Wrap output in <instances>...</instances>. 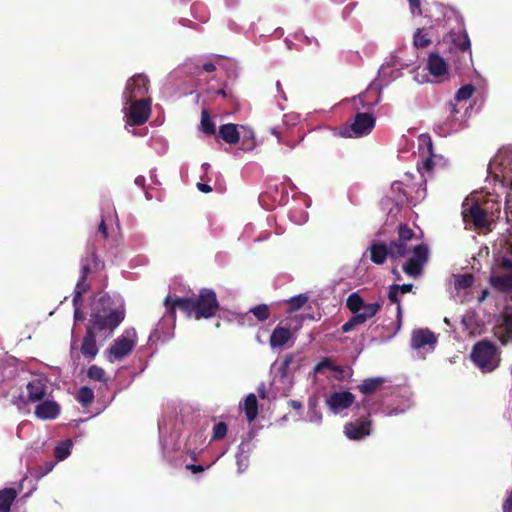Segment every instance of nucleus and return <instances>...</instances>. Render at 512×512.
I'll list each match as a JSON object with an SVG mask.
<instances>
[{
	"label": "nucleus",
	"instance_id": "4d7b16f0",
	"mask_svg": "<svg viewBox=\"0 0 512 512\" xmlns=\"http://www.w3.org/2000/svg\"><path fill=\"white\" fill-rule=\"evenodd\" d=\"M203 70L205 72L211 73V72H214L216 70V66H215L214 63L207 62V63L203 64Z\"/></svg>",
	"mask_w": 512,
	"mask_h": 512
},
{
	"label": "nucleus",
	"instance_id": "8fccbe9b",
	"mask_svg": "<svg viewBox=\"0 0 512 512\" xmlns=\"http://www.w3.org/2000/svg\"><path fill=\"white\" fill-rule=\"evenodd\" d=\"M89 273H90V265L87 262V260L83 261L82 267H81V276H80V278L86 280Z\"/></svg>",
	"mask_w": 512,
	"mask_h": 512
},
{
	"label": "nucleus",
	"instance_id": "9d476101",
	"mask_svg": "<svg viewBox=\"0 0 512 512\" xmlns=\"http://www.w3.org/2000/svg\"><path fill=\"white\" fill-rule=\"evenodd\" d=\"M129 109V123L132 125H142L146 123L151 114V99L140 98L138 100H132L128 103Z\"/></svg>",
	"mask_w": 512,
	"mask_h": 512
},
{
	"label": "nucleus",
	"instance_id": "0e129e2a",
	"mask_svg": "<svg viewBox=\"0 0 512 512\" xmlns=\"http://www.w3.org/2000/svg\"><path fill=\"white\" fill-rule=\"evenodd\" d=\"M271 133L277 137V139H278V141H279V142L281 141V140H280V133H279V131H278V129H277V128H272V129H271Z\"/></svg>",
	"mask_w": 512,
	"mask_h": 512
},
{
	"label": "nucleus",
	"instance_id": "a878e982",
	"mask_svg": "<svg viewBox=\"0 0 512 512\" xmlns=\"http://www.w3.org/2000/svg\"><path fill=\"white\" fill-rule=\"evenodd\" d=\"M382 302H374L366 304L364 302V307H362L361 311L356 314L359 320L364 324L368 319L374 317L381 309Z\"/></svg>",
	"mask_w": 512,
	"mask_h": 512
},
{
	"label": "nucleus",
	"instance_id": "0eeeda50",
	"mask_svg": "<svg viewBox=\"0 0 512 512\" xmlns=\"http://www.w3.org/2000/svg\"><path fill=\"white\" fill-rule=\"evenodd\" d=\"M412 255L403 265V271L410 277L416 279L423 274L424 266L429 260V249L424 243L412 248Z\"/></svg>",
	"mask_w": 512,
	"mask_h": 512
},
{
	"label": "nucleus",
	"instance_id": "de8ad7c7",
	"mask_svg": "<svg viewBox=\"0 0 512 512\" xmlns=\"http://www.w3.org/2000/svg\"><path fill=\"white\" fill-rule=\"evenodd\" d=\"M498 266L502 270L512 271V259L503 257L499 260Z\"/></svg>",
	"mask_w": 512,
	"mask_h": 512
},
{
	"label": "nucleus",
	"instance_id": "dca6fc26",
	"mask_svg": "<svg viewBox=\"0 0 512 512\" xmlns=\"http://www.w3.org/2000/svg\"><path fill=\"white\" fill-rule=\"evenodd\" d=\"M80 351L81 354L88 360L94 359L98 354L96 335L92 328L87 327L85 336L82 340Z\"/></svg>",
	"mask_w": 512,
	"mask_h": 512
},
{
	"label": "nucleus",
	"instance_id": "603ef678",
	"mask_svg": "<svg viewBox=\"0 0 512 512\" xmlns=\"http://www.w3.org/2000/svg\"><path fill=\"white\" fill-rule=\"evenodd\" d=\"M395 286L398 287L399 292H401L402 294L409 293L413 289V284H411V283L402 284V285L395 284Z\"/></svg>",
	"mask_w": 512,
	"mask_h": 512
},
{
	"label": "nucleus",
	"instance_id": "69168bd1",
	"mask_svg": "<svg viewBox=\"0 0 512 512\" xmlns=\"http://www.w3.org/2000/svg\"><path fill=\"white\" fill-rule=\"evenodd\" d=\"M366 405H367V401L366 400H363L361 403H358L356 405L357 408H360V407H363L366 409Z\"/></svg>",
	"mask_w": 512,
	"mask_h": 512
},
{
	"label": "nucleus",
	"instance_id": "b1692460",
	"mask_svg": "<svg viewBox=\"0 0 512 512\" xmlns=\"http://www.w3.org/2000/svg\"><path fill=\"white\" fill-rule=\"evenodd\" d=\"M390 258L397 259L406 256L412 249L408 246L406 241H401L400 238L393 240L389 243Z\"/></svg>",
	"mask_w": 512,
	"mask_h": 512
},
{
	"label": "nucleus",
	"instance_id": "7ed1b4c3",
	"mask_svg": "<svg viewBox=\"0 0 512 512\" xmlns=\"http://www.w3.org/2000/svg\"><path fill=\"white\" fill-rule=\"evenodd\" d=\"M450 38L449 65L458 74H464L468 72L473 65L469 36L466 32H459L452 33Z\"/></svg>",
	"mask_w": 512,
	"mask_h": 512
},
{
	"label": "nucleus",
	"instance_id": "aec40b11",
	"mask_svg": "<svg viewBox=\"0 0 512 512\" xmlns=\"http://www.w3.org/2000/svg\"><path fill=\"white\" fill-rule=\"evenodd\" d=\"M369 250L371 261L377 265L384 264L387 257H390V248L383 242H373Z\"/></svg>",
	"mask_w": 512,
	"mask_h": 512
},
{
	"label": "nucleus",
	"instance_id": "f3484780",
	"mask_svg": "<svg viewBox=\"0 0 512 512\" xmlns=\"http://www.w3.org/2000/svg\"><path fill=\"white\" fill-rule=\"evenodd\" d=\"M494 335L503 345L512 341V311L504 314L503 322L494 328Z\"/></svg>",
	"mask_w": 512,
	"mask_h": 512
},
{
	"label": "nucleus",
	"instance_id": "49530a36",
	"mask_svg": "<svg viewBox=\"0 0 512 512\" xmlns=\"http://www.w3.org/2000/svg\"><path fill=\"white\" fill-rule=\"evenodd\" d=\"M433 167H434V161L432 159V155L427 157L423 163H422V167L419 168V171L422 172V171H426L428 173L432 172L433 170Z\"/></svg>",
	"mask_w": 512,
	"mask_h": 512
},
{
	"label": "nucleus",
	"instance_id": "3c124183",
	"mask_svg": "<svg viewBox=\"0 0 512 512\" xmlns=\"http://www.w3.org/2000/svg\"><path fill=\"white\" fill-rule=\"evenodd\" d=\"M98 232L103 236L104 239L108 238L107 226L104 219H102L98 225Z\"/></svg>",
	"mask_w": 512,
	"mask_h": 512
},
{
	"label": "nucleus",
	"instance_id": "39448f33",
	"mask_svg": "<svg viewBox=\"0 0 512 512\" xmlns=\"http://www.w3.org/2000/svg\"><path fill=\"white\" fill-rule=\"evenodd\" d=\"M137 344V333L134 328L126 329L107 349V359L113 363L128 356Z\"/></svg>",
	"mask_w": 512,
	"mask_h": 512
},
{
	"label": "nucleus",
	"instance_id": "4be33fe9",
	"mask_svg": "<svg viewBox=\"0 0 512 512\" xmlns=\"http://www.w3.org/2000/svg\"><path fill=\"white\" fill-rule=\"evenodd\" d=\"M490 285L499 292L512 291V274L492 275L489 279Z\"/></svg>",
	"mask_w": 512,
	"mask_h": 512
},
{
	"label": "nucleus",
	"instance_id": "412c9836",
	"mask_svg": "<svg viewBox=\"0 0 512 512\" xmlns=\"http://www.w3.org/2000/svg\"><path fill=\"white\" fill-rule=\"evenodd\" d=\"M218 138H221L228 144H236L240 140V134L237 125L233 123L223 124L219 127Z\"/></svg>",
	"mask_w": 512,
	"mask_h": 512
},
{
	"label": "nucleus",
	"instance_id": "393cba45",
	"mask_svg": "<svg viewBox=\"0 0 512 512\" xmlns=\"http://www.w3.org/2000/svg\"><path fill=\"white\" fill-rule=\"evenodd\" d=\"M16 497L17 492L14 488L0 490V512H9Z\"/></svg>",
	"mask_w": 512,
	"mask_h": 512
},
{
	"label": "nucleus",
	"instance_id": "ea45409f",
	"mask_svg": "<svg viewBox=\"0 0 512 512\" xmlns=\"http://www.w3.org/2000/svg\"><path fill=\"white\" fill-rule=\"evenodd\" d=\"M324 369H329L332 371H342L340 366L333 365L332 361L329 358H324L322 361L316 364L314 367L315 373H322Z\"/></svg>",
	"mask_w": 512,
	"mask_h": 512
},
{
	"label": "nucleus",
	"instance_id": "79ce46f5",
	"mask_svg": "<svg viewBox=\"0 0 512 512\" xmlns=\"http://www.w3.org/2000/svg\"><path fill=\"white\" fill-rule=\"evenodd\" d=\"M56 465V461H47L43 465H40L35 472L36 478H42L53 470Z\"/></svg>",
	"mask_w": 512,
	"mask_h": 512
},
{
	"label": "nucleus",
	"instance_id": "4c0bfd02",
	"mask_svg": "<svg viewBox=\"0 0 512 512\" xmlns=\"http://www.w3.org/2000/svg\"><path fill=\"white\" fill-rule=\"evenodd\" d=\"M90 286L86 280L79 278L73 296V305L76 307L77 303L81 301L82 295L89 290Z\"/></svg>",
	"mask_w": 512,
	"mask_h": 512
},
{
	"label": "nucleus",
	"instance_id": "c85d7f7f",
	"mask_svg": "<svg viewBox=\"0 0 512 512\" xmlns=\"http://www.w3.org/2000/svg\"><path fill=\"white\" fill-rule=\"evenodd\" d=\"M346 307L354 314H358L364 307L363 298L357 293H351L346 300Z\"/></svg>",
	"mask_w": 512,
	"mask_h": 512
},
{
	"label": "nucleus",
	"instance_id": "680f3d73",
	"mask_svg": "<svg viewBox=\"0 0 512 512\" xmlns=\"http://www.w3.org/2000/svg\"><path fill=\"white\" fill-rule=\"evenodd\" d=\"M292 361V356H287L283 361V368H288L289 364Z\"/></svg>",
	"mask_w": 512,
	"mask_h": 512
},
{
	"label": "nucleus",
	"instance_id": "a19ab883",
	"mask_svg": "<svg viewBox=\"0 0 512 512\" xmlns=\"http://www.w3.org/2000/svg\"><path fill=\"white\" fill-rule=\"evenodd\" d=\"M415 237V232L407 225V224H400L398 228V238L401 239V241H410Z\"/></svg>",
	"mask_w": 512,
	"mask_h": 512
},
{
	"label": "nucleus",
	"instance_id": "473e14b6",
	"mask_svg": "<svg viewBox=\"0 0 512 512\" xmlns=\"http://www.w3.org/2000/svg\"><path fill=\"white\" fill-rule=\"evenodd\" d=\"M250 312L259 322L266 321L271 315L270 307L267 304L256 305L250 309Z\"/></svg>",
	"mask_w": 512,
	"mask_h": 512
},
{
	"label": "nucleus",
	"instance_id": "864d4df0",
	"mask_svg": "<svg viewBox=\"0 0 512 512\" xmlns=\"http://www.w3.org/2000/svg\"><path fill=\"white\" fill-rule=\"evenodd\" d=\"M186 468L194 474L204 471V467L202 465L188 464Z\"/></svg>",
	"mask_w": 512,
	"mask_h": 512
},
{
	"label": "nucleus",
	"instance_id": "f704fd0d",
	"mask_svg": "<svg viewBox=\"0 0 512 512\" xmlns=\"http://www.w3.org/2000/svg\"><path fill=\"white\" fill-rule=\"evenodd\" d=\"M309 297L306 294H299L297 296H294L290 298L287 301V304L289 306L288 311L289 312H295L301 309L308 301Z\"/></svg>",
	"mask_w": 512,
	"mask_h": 512
},
{
	"label": "nucleus",
	"instance_id": "f03ea898",
	"mask_svg": "<svg viewBox=\"0 0 512 512\" xmlns=\"http://www.w3.org/2000/svg\"><path fill=\"white\" fill-rule=\"evenodd\" d=\"M126 310L123 304L116 308H111V298L109 295H103L93 310L90 318L93 331H108L112 333L125 319Z\"/></svg>",
	"mask_w": 512,
	"mask_h": 512
},
{
	"label": "nucleus",
	"instance_id": "ddd939ff",
	"mask_svg": "<svg viewBox=\"0 0 512 512\" xmlns=\"http://www.w3.org/2000/svg\"><path fill=\"white\" fill-rule=\"evenodd\" d=\"M26 390L29 402H40L47 396V380L43 378H34L28 382Z\"/></svg>",
	"mask_w": 512,
	"mask_h": 512
},
{
	"label": "nucleus",
	"instance_id": "2f4dec72",
	"mask_svg": "<svg viewBox=\"0 0 512 512\" xmlns=\"http://www.w3.org/2000/svg\"><path fill=\"white\" fill-rule=\"evenodd\" d=\"M474 283L472 274H459L455 276L454 286L456 290H464L470 288Z\"/></svg>",
	"mask_w": 512,
	"mask_h": 512
},
{
	"label": "nucleus",
	"instance_id": "9b49d317",
	"mask_svg": "<svg viewBox=\"0 0 512 512\" xmlns=\"http://www.w3.org/2000/svg\"><path fill=\"white\" fill-rule=\"evenodd\" d=\"M355 401V396L349 391L334 392L327 398L326 403L329 408L338 413L348 409Z\"/></svg>",
	"mask_w": 512,
	"mask_h": 512
},
{
	"label": "nucleus",
	"instance_id": "5701e85b",
	"mask_svg": "<svg viewBox=\"0 0 512 512\" xmlns=\"http://www.w3.org/2000/svg\"><path fill=\"white\" fill-rule=\"evenodd\" d=\"M385 382L386 380L383 377L366 378L357 386V388L362 394L370 395L378 391Z\"/></svg>",
	"mask_w": 512,
	"mask_h": 512
},
{
	"label": "nucleus",
	"instance_id": "c9c22d12",
	"mask_svg": "<svg viewBox=\"0 0 512 512\" xmlns=\"http://www.w3.org/2000/svg\"><path fill=\"white\" fill-rule=\"evenodd\" d=\"M475 92V87L472 84L463 85L457 92L454 97V101H466L472 97Z\"/></svg>",
	"mask_w": 512,
	"mask_h": 512
},
{
	"label": "nucleus",
	"instance_id": "37998d69",
	"mask_svg": "<svg viewBox=\"0 0 512 512\" xmlns=\"http://www.w3.org/2000/svg\"><path fill=\"white\" fill-rule=\"evenodd\" d=\"M227 433V425L224 422H218L213 427V440H220L225 437Z\"/></svg>",
	"mask_w": 512,
	"mask_h": 512
},
{
	"label": "nucleus",
	"instance_id": "6e6552de",
	"mask_svg": "<svg viewBox=\"0 0 512 512\" xmlns=\"http://www.w3.org/2000/svg\"><path fill=\"white\" fill-rule=\"evenodd\" d=\"M149 79L144 74H135L130 77L126 82V87L123 92V100L128 104L132 100H137V97L145 98L148 93Z\"/></svg>",
	"mask_w": 512,
	"mask_h": 512
},
{
	"label": "nucleus",
	"instance_id": "2eb2a0df",
	"mask_svg": "<svg viewBox=\"0 0 512 512\" xmlns=\"http://www.w3.org/2000/svg\"><path fill=\"white\" fill-rule=\"evenodd\" d=\"M34 413L42 420L55 419L60 414V405L52 400H42L35 407Z\"/></svg>",
	"mask_w": 512,
	"mask_h": 512
},
{
	"label": "nucleus",
	"instance_id": "cd10ccee",
	"mask_svg": "<svg viewBox=\"0 0 512 512\" xmlns=\"http://www.w3.org/2000/svg\"><path fill=\"white\" fill-rule=\"evenodd\" d=\"M388 299L390 300L391 303H394L397 305L396 331H398L401 327L402 307H401L400 299H399V290H398V287L395 286V284H392L389 286Z\"/></svg>",
	"mask_w": 512,
	"mask_h": 512
},
{
	"label": "nucleus",
	"instance_id": "a18cd8bd",
	"mask_svg": "<svg viewBox=\"0 0 512 512\" xmlns=\"http://www.w3.org/2000/svg\"><path fill=\"white\" fill-rule=\"evenodd\" d=\"M504 179H505V181H509L508 182L509 192L506 195L505 206H506V208H512V176L510 178H508L507 176H504Z\"/></svg>",
	"mask_w": 512,
	"mask_h": 512
},
{
	"label": "nucleus",
	"instance_id": "f257e3e1",
	"mask_svg": "<svg viewBox=\"0 0 512 512\" xmlns=\"http://www.w3.org/2000/svg\"><path fill=\"white\" fill-rule=\"evenodd\" d=\"M166 315L173 321L176 319V310L183 311L187 316H194L196 320L214 317L220 309L216 292L211 288H202L197 296L177 297L173 299L168 295L164 299Z\"/></svg>",
	"mask_w": 512,
	"mask_h": 512
},
{
	"label": "nucleus",
	"instance_id": "e2e57ef3",
	"mask_svg": "<svg viewBox=\"0 0 512 512\" xmlns=\"http://www.w3.org/2000/svg\"><path fill=\"white\" fill-rule=\"evenodd\" d=\"M216 94H217V95H220V96H222V97H224V98H226V97L228 96V94H227V92H226V90H225V89H219V90H217V91H216Z\"/></svg>",
	"mask_w": 512,
	"mask_h": 512
},
{
	"label": "nucleus",
	"instance_id": "423d86ee",
	"mask_svg": "<svg viewBox=\"0 0 512 512\" xmlns=\"http://www.w3.org/2000/svg\"><path fill=\"white\" fill-rule=\"evenodd\" d=\"M376 119L371 113L358 112L350 125L341 128L340 135L346 138L362 137L371 133Z\"/></svg>",
	"mask_w": 512,
	"mask_h": 512
},
{
	"label": "nucleus",
	"instance_id": "72a5a7b5",
	"mask_svg": "<svg viewBox=\"0 0 512 512\" xmlns=\"http://www.w3.org/2000/svg\"><path fill=\"white\" fill-rule=\"evenodd\" d=\"M71 447H72L71 440H66V441H63L60 444H58L54 450L56 459L58 461H62L64 459H66L70 455Z\"/></svg>",
	"mask_w": 512,
	"mask_h": 512
},
{
	"label": "nucleus",
	"instance_id": "13d9d810",
	"mask_svg": "<svg viewBox=\"0 0 512 512\" xmlns=\"http://www.w3.org/2000/svg\"><path fill=\"white\" fill-rule=\"evenodd\" d=\"M197 187L198 189L201 191V192H204V193H209L212 191V188L210 185L208 184H205V183H198L197 184Z\"/></svg>",
	"mask_w": 512,
	"mask_h": 512
},
{
	"label": "nucleus",
	"instance_id": "1a4fd4ad",
	"mask_svg": "<svg viewBox=\"0 0 512 512\" xmlns=\"http://www.w3.org/2000/svg\"><path fill=\"white\" fill-rule=\"evenodd\" d=\"M372 432V420L370 412L352 422L344 425V434L350 440H362Z\"/></svg>",
	"mask_w": 512,
	"mask_h": 512
},
{
	"label": "nucleus",
	"instance_id": "09e8293b",
	"mask_svg": "<svg viewBox=\"0 0 512 512\" xmlns=\"http://www.w3.org/2000/svg\"><path fill=\"white\" fill-rule=\"evenodd\" d=\"M408 1H409V6H410L411 11L413 13H415V11L417 10V14L421 15L422 10H421L420 0H408Z\"/></svg>",
	"mask_w": 512,
	"mask_h": 512
},
{
	"label": "nucleus",
	"instance_id": "bf43d9fd",
	"mask_svg": "<svg viewBox=\"0 0 512 512\" xmlns=\"http://www.w3.org/2000/svg\"><path fill=\"white\" fill-rule=\"evenodd\" d=\"M488 296H489V290L488 289L482 290V292L479 296V302H483Z\"/></svg>",
	"mask_w": 512,
	"mask_h": 512
},
{
	"label": "nucleus",
	"instance_id": "774afa93",
	"mask_svg": "<svg viewBox=\"0 0 512 512\" xmlns=\"http://www.w3.org/2000/svg\"><path fill=\"white\" fill-rule=\"evenodd\" d=\"M74 317H75V319H80V312H79L78 308L75 309Z\"/></svg>",
	"mask_w": 512,
	"mask_h": 512
},
{
	"label": "nucleus",
	"instance_id": "bb28decb",
	"mask_svg": "<svg viewBox=\"0 0 512 512\" xmlns=\"http://www.w3.org/2000/svg\"><path fill=\"white\" fill-rule=\"evenodd\" d=\"M244 411L246 414V418L248 421H253L258 414V401L256 396L251 393L249 394L244 401Z\"/></svg>",
	"mask_w": 512,
	"mask_h": 512
},
{
	"label": "nucleus",
	"instance_id": "338daca9",
	"mask_svg": "<svg viewBox=\"0 0 512 512\" xmlns=\"http://www.w3.org/2000/svg\"><path fill=\"white\" fill-rule=\"evenodd\" d=\"M400 411H398L397 409H394V410H391L388 415L391 416V415H397Z\"/></svg>",
	"mask_w": 512,
	"mask_h": 512
},
{
	"label": "nucleus",
	"instance_id": "c756f323",
	"mask_svg": "<svg viewBox=\"0 0 512 512\" xmlns=\"http://www.w3.org/2000/svg\"><path fill=\"white\" fill-rule=\"evenodd\" d=\"M200 129L207 135H215L216 133L215 123L211 119L209 112L205 109L201 113Z\"/></svg>",
	"mask_w": 512,
	"mask_h": 512
},
{
	"label": "nucleus",
	"instance_id": "5fc2aeb1",
	"mask_svg": "<svg viewBox=\"0 0 512 512\" xmlns=\"http://www.w3.org/2000/svg\"><path fill=\"white\" fill-rule=\"evenodd\" d=\"M448 109H449V112H450V115L451 116H455L456 114L459 113V110L457 109V105H456V101L453 102H449L448 103Z\"/></svg>",
	"mask_w": 512,
	"mask_h": 512
},
{
	"label": "nucleus",
	"instance_id": "f8f14e48",
	"mask_svg": "<svg viewBox=\"0 0 512 512\" xmlns=\"http://www.w3.org/2000/svg\"><path fill=\"white\" fill-rule=\"evenodd\" d=\"M462 214L465 221H471L478 229L489 226L487 212L479 203H474L469 208L464 209Z\"/></svg>",
	"mask_w": 512,
	"mask_h": 512
},
{
	"label": "nucleus",
	"instance_id": "6ab92c4d",
	"mask_svg": "<svg viewBox=\"0 0 512 512\" xmlns=\"http://www.w3.org/2000/svg\"><path fill=\"white\" fill-rule=\"evenodd\" d=\"M427 68L434 77H441L447 73L446 61L435 52L429 54Z\"/></svg>",
	"mask_w": 512,
	"mask_h": 512
},
{
	"label": "nucleus",
	"instance_id": "6e6d98bb",
	"mask_svg": "<svg viewBox=\"0 0 512 512\" xmlns=\"http://www.w3.org/2000/svg\"><path fill=\"white\" fill-rule=\"evenodd\" d=\"M288 406H290L291 408H293L295 410H301L303 408L302 403L298 400H289Z\"/></svg>",
	"mask_w": 512,
	"mask_h": 512
},
{
	"label": "nucleus",
	"instance_id": "58836bf2",
	"mask_svg": "<svg viewBox=\"0 0 512 512\" xmlns=\"http://www.w3.org/2000/svg\"><path fill=\"white\" fill-rule=\"evenodd\" d=\"M87 376L94 381L106 382L104 369L97 365H92L88 368Z\"/></svg>",
	"mask_w": 512,
	"mask_h": 512
},
{
	"label": "nucleus",
	"instance_id": "e433bc0d",
	"mask_svg": "<svg viewBox=\"0 0 512 512\" xmlns=\"http://www.w3.org/2000/svg\"><path fill=\"white\" fill-rule=\"evenodd\" d=\"M431 39L427 34L423 33L422 29H417L413 35V44L417 48H426L430 45Z\"/></svg>",
	"mask_w": 512,
	"mask_h": 512
},
{
	"label": "nucleus",
	"instance_id": "4468645a",
	"mask_svg": "<svg viewBox=\"0 0 512 512\" xmlns=\"http://www.w3.org/2000/svg\"><path fill=\"white\" fill-rule=\"evenodd\" d=\"M437 342L435 334L429 329L414 330L411 337V347L419 350L425 346L433 347Z\"/></svg>",
	"mask_w": 512,
	"mask_h": 512
},
{
	"label": "nucleus",
	"instance_id": "052dcab7",
	"mask_svg": "<svg viewBox=\"0 0 512 512\" xmlns=\"http://www.w3.org/2000/svg\"><path fill=\"white\" fill-rule=\"evenodd\" d=\"M90 254H91L92 262L96 264L97 263V255H96V251H95L94 247L91 248Z\"/></svg>",
	"mask_w": 512,
	"mask_h": 512
},
{
	"label": "nucleus",
	"instance_id": "20e7f679",
	"mask_svg": "<svg viewBox=\"0 0 512 512\" xmlns=\"http://www.w3.org/2000/svg\"><path fill=\"white\" fill-rule=\"evenodd\" d=\"M470 358L482 373L493 372L501 363V353L497 346L486 339L473 345Z\"/></svg>",
	"mask_w": 512,
	"mask_h": 512
},
{
	"label": "nucleus",
	"instance_id": "7c9ffc66",
	"mask_svg": "<svg viewBox=\"0 0 512 512\" xmlns=\"http://www.w3.org/2000/svg\"><path fill=\"white\" fill-rule=\"evenodd\" d=\"M76 399L83 407H88L94 401V392L87 386L81 387Z\"/></svg>",
	"mask_w": 512,
	"mask_h": 512
},
{
	"label": "nucleus",
	"instance_id": "a211bd4d",
	"mask_svg": "<svg viewBox=\"0 0 512 512\" xmlns=\"http://www.w3.org/2000/svg\"><path fill=\"white\" fill-rule=\"evenodd\" d=\"M292 339V332L289 327L278 325L271 333L269 344L272 348H281Z\"/></svg>",
	"mask_w": 512,
	"mask_h": 512
},
{
	"label": "nucleus",
	"instance_id": "c03bdc74",
	"mask_svg": "<svg viewBox=\"0 0 512 512\" xmlns=\"http://www.w3.org/2000/svg\"><path fill=\"white\" fill-rule=\"evenodd\" d=\"M359 325H362V322L356 315H353L346 323L342 325L341 330L343 333H348Z\"/></svg>",
	"mask_w": 512,
	"mask_h": 512
}]
</instances>
